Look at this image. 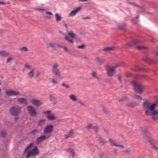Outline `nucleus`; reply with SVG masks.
Returning a JSON list of instances; mask_svg holds the SVG:
<instances>
[{
  "mask_svg": "<svg viewBox=\"0 0 158 158\" xmlns=\"http://www.w3.org/2000/svg\"><path fill=\"white\" fill-rule=\"evenodd\" d=\"M59 66V65L58 64L55 63L52 64V73L55 76L58 77L61 75L60 72L58 69Z\"/></svg>",
  "mask_w": 158,
  "mask_h": 158,
  "instance_id": "7ed1b4c3",
  "label": "nucleus"
},
{
  "mask_svg": "<svg viewBox=\"0 0 158 158\" xmlns=\"http://www.w3.org/2000/svg\"><path fill=\"white\" fill-rule=\"evenodd\" d=\"M6 94L8 96L20 95V93L18 91L10 90L6 92Z\"/></svg>",
  "mask_w": 158,
  "mask_h": 158,
  "instance_id": "9b49d317",
  "label": "nucleus"
},
{
  "mask_svg": "<svg viewBox=\"0 0 158 158\" xmlns=\"http://www.w3.org/2000/svg\"><path fill=\"white\" fill-rule=\"evenodd\" d=\"M67 151L69 153H71L72 155V158H74L75 156V152L73 149L69 148L67 149Z\"/></svg>",
  "mask_w": 158,
  "mask_h": 158,
  "instance_id": "7c9ffc66",
  "label": "nucleus"
},
{
  "mask_svg": "<svg viewBox=\"0 0 158 158\" xmlns=\"http://www.w3.org/2000/svg\"><path fill=\"white\" fill-rule=\"evenodd\" d=\"M75 131L74 130H71L69 131V135L71 137L74 134V131Z\"/></svg>",
  "mask_w": 158,
  "mask_h": 158,
  "instance_id": "49530a36",
  "label": "nucleus"
},
{
  "mask_svg": "<svg viewBox=\"0 0 158 158\" xmlns=\"http://www.w3.org/2000/svg\"><path fill=\"white\" fill-rule=\"evenodd\" d=\"M116 67H114L113 68H110L109 66L106 67L107 74L109 77H111L113 76L114 73V71Z\"/></svg>",
  "mask_w": 158,
  "mask_h": 158,
  "instance_id": "f8f14e48",
  "label": "nucleus"
},
{
  "mask_svg": "<svg viewBox=\"0 0 158 158\" xmlns=\"http://www.w3.org/2000/svg\"><path fill=\"white\" fill-rule=\"evenodd\" d=\"M40 133V131L37 129L34 130H33L31 132V134L33 135H36L37 134H39Z\"/></svg>",
  "mask_w": 158,
  "mask_h": 158,
  "instance_id": "4c0bfd02",
  "label": "nucleus"
},
{
  "mask_svg": "<svg viewBox=\"0 0 158 158\" xmlns=\"http://www.w3.org/2000/svg\"><path fill=\"white\" fill-rule=\"evenodd\" d=\"M19 119V118L17 116H16L14 118V120L15 121H16L17 120Z\"/></svg>",
  "mask_w": 158,
  "mask_h": 158,
  "instance_id": "774afa93",
  "label": "nucleus"
},
{
  "mask_svg": "<svg viewBox=\"0 0 158 158\" xmlns=\"http://www.w3.org/2000/svg\"><path fill=\"white\" fill-rule=\"evenodd\" d=\"M94 127L91 124H89L85 128L88 129H90L93 128Z\"/></svg>",
  "mask_w": 158,
  "mask_h": 158,
  "instance_id": "a19ab883",
  "label": "nucleus"
},
{
  "mask_svg": "<svg viewBox=\"0 0 158 158\" xmlns=\"http://www.w3.org/2000/svg\"><path fill=\"white\" fill-rule=\"evenodd\" d=\"M31 103L35 105L39 106L42 104V102L39 100L33 99L31 101Z\"/></svg>",
  "mask_w": 158,
  "mask_h": 158,
  "instance_id": "f3484780",
  "label": "nucleus"
},
{
  "mask_svg": "<svg viewBox=\"0 0 158 158\" xmlns=\"http://www.w3.org/2000/svg\"><path fill=\"white\" fill-rule=\"evenodd\" d=\"M27 111L30 116L32 117L36 116L38 114L35 108L32 106H29L27 108Z\"/></svg>",
  "mask_w": 158,
  "mask_h": 158,
  "instance_id": "0eeeda50",
  "label": "nucleus"
},
{
  "mask_svg": "<svg viewBox=\"0 0 158 158\" xmlns=\"http://www.w3.org/2000/svg\"><path fill=\"white\" fill-rule=\"evenodd\" d=\"M19 50L22 51L27 52L28 51V49L26 47H24L19 48Z\"/></svg>",
  "mask_w": 158,
  "mask_h": 158,
  "instance_id": "58836bf2",
  "label": "nucleus"
},
{
  "mask_svg": "<svg viewBox=\"0 0 158 158\" xmlns=\"http://www.w3.org/2000/svg\"><path fill=\"white\" fill-rule=\"evenodd\" d=\"M8 55V53L5 51H0V56H2L3 57H6Z\"/></svg>",
  "mask_w": 158,
  "mask_h": 158,
  "instance_id": "cd10ccee",
  "label": "nucleus"
},
{
  "mask_svg": "<svg viewBox=\"0 0 158 158\" xmlns=\"http://www.w3.org/2000/svg\"><path fill=\"white\" fill-rule=\"evenodd\" d=\"M6 133L2 131L1 132V136L2 137H4L6 135Z\"/></svg>",
  "mask_w": 158,
  "mask_h": 158,
  "instance_id": "603ef678",
  "label": "nucleus"
},
{
  "mask_svg": "<svg viewBox=\"0 0 158 158\" xmlns=\"http://www.w3.org/2000/svg\"><path fill=\"white\" fill-rule=\"evenodd\" d=\"M18 102L21 104L26 105L28 104L27 99L25 98H21L17 99Z\"/></svg>",
  "mask_w": 158,
  "mask_h": 158,
  "instance_id": "dca6fc26",
  "label": "nucleus"
},
{
  "mask_svg": "<svg viewBox=\"0 0 158 158\" xmlns=\"http://www.w3.org/2000/svg\"><path fill=\"white\" fill-rule=\"evenodd\" d=\"M25 67L27 69H30L31 68V66L30 65H28L27 64H26L25 65Z\"/></svg>",
  "mask_w": 158,
  "mask_h": 158,
  "instance_id": "5fc2aeb1",
  "label": "nucleus"
},
{
  "mask_svg": "<svg viewBox=\"0 0 158 158\" xmlns=\"http://www.w3.org/2000/svg\"><path fill=\"white\" fill-rule=\"evenodd\" d=\"M47 117L48 120H52L56 118V117L53 114H48L47 115Z\"/></svg>",
  "mask_w": 158,
  "mask_h": 158,
  "instance_id": "72a5a7b5",
  "label": "nucleus"
},
{
  "mask_svg": "<svg viewBox=\"0 0 158 158\" xmlns=\"http://www.w3.org/2000/svg\"><path fill=\"white\" fill-rule=\"evenodd\" d=\"M69 98L73 101L76 102L77 101L76 97L73 94H71L69 96Z\"/></svg>",
  "mask_w": 158,
  "mask_h": 158,
  "instance_id": "a878e982",
  "label": "nucleus"
},
{
  "mask_svg": "<svg viewBox=\"0 0 158 158\" xmlns=\"http://www.w3.org/2000/svg\"><path fill=\"white\" fill-rule=\"evenodd\" d=\"M46 120L45 119H42L38 122V126H42L44 124Z\"/></svg>",
  "mask_w": 158,
  "mask_h": 158,
  "instance_id": "c85d7f7f",
  "label": "nucleus"
},
{
  "mask_svg": "<svg viewBox=\"0 0 158 158\" xmlns=\"http://www.w3.org/2000/svg\"><path fill=\"white\" fill-rule=\"evenodd\" d=\"M146 48L144 46H137V48L139 50H141L142 49Z\"/></svg>",
  "mask_w": 158,
  "mask_h": 158,
  "instance_id": "de8ad7c7",
  "label": "nucleus"
},
{
  "mask_svg": "<svg viewBox=\"0 0 158 158\" xmlns=\"http://www.w3.org/2000/svg\"><path fill=\"white\" fill-rule=\"evenodd\" d=\"M81 9V7H79L77 8L75 10L72 11L69 14V16L70 17H72L75 15L76 14L79 12V11Z\"/></svg>",
  "mask_w": 158,
  "mask_h": 158,
  "instance_id": "4468645a",
  "label": "nucleus"
},
{
  "mask_svg": "<svg viewBox=\"0 0 158 158\" xmlns=\"http://www.w3.org/2000/svg\"><path fill=\"white\" fill-rule=\"evenodd\" d=\"M64 136L65 137V138L66 139H67L69 138V137H70V136L69 135V134L64 135Z\"/></svg>",
  "mask_w": 158,
  "mask_h": 158,
  "instance_id": "bf43d9fd",
  "label": "nucleus"
},
{
  "mask_svg": "<svg viewBox=\"0 0 158 158\" xmlns=\"http://www.w3.org/2000/svg\"><path fill=\"white\" fill-rule=\"evenodd\" d=\"M128 3L129 5H131L133 6L137 7H138L139 8L142 9L143 8L142 6H139L138 5H137L136 3L134 2H128Z\"/></svg>",
  "mask_w": 158,
  "mask_h": 158,
  "instance_id": "2f4dec72",
  "label": "nucleus"
},
{
  "mask_svg": "<svg viewBox=\"0 0 158 158\" xmlns=\"http://www.w3.org/2000/svg\"><path fill=\"white\" fill-rule=\"evenodd\" d=\"M112 152L115 155H117L118 154L117 150L116 148H114V150L112 151Z\"/></svg>",
  "mask_w": 158,
  "mask_h": 158,
  "instance_id": "8fccbe9b",
  "label": "nucleus"
},
{
  "mask_svg": "<svg viewBox=\"0 0 158 158\" xmlns=\"http://www.w3.org/2000/svg\"><path fill=\"white\" fill-rule=\"evenodd\" d=\"M137 104L135 102H132L128 103L127 106L128 107H134L137 105Z\"/></svg>",
  "mask_w": 158,
  "mask_h": 158,
  "instance_id": "bb28decb",
  "label": "nucleus"
},
{
  "mask_svg": "<svg viewBox=\"0 0 158 158\" xmlns=\"http://www.w3.org/2000/svg\"><path fill=\"white\" fill-rule=\"evenodd\" d=\"M132 97L135 99L139 100V101H141L142 99V98L140 97L138 95L134 94L133 95Z\"/></svg>",
  "mask_w": 158,
  "mask_h": 158,
  "instance_id": "e433bc0d",
  "label": "nucleus"
},
{
  "mask_svg": "<svg viewBox=\"0 0 158 158\" xmlns=\"http://www.w3.org/2000/svg\"><path fill=\"white\" fill-rule=\"evenodd\" d=\"M69 36H66L65 37V39L71 43H73L74 41L72 39L76 38V35L73 32L71 31L68 33Z\"/></svg>",
  "mask_w": 158,
  "mask_h": 158,
  "instance_id": "423d86ee",
  "label": "nucleus"
},
{
  "mask_svg": "<svg viewBox=\"0 0 158 158\" xmlns=\"http://www.w3.org/2000/svg\"><path fill=\"white\" fill-rule=\"evenodd\" d=\"M147 77L145 75H143L141 76V78H144V79H146Z\"/></svg>",
  "mask_w": 158,
  "mask_h": 158,
  "instance_id": "338daca9",
  "label": "nucleus"
},
{
  "mask_svg": "<svg viewBox=\"0 0 158 158\" xmlns=\"http://www.w3.org/2000/svg\"><path fill=\"white\" fill-rule=\"evenodd\" d=\"M141 43V41L138 40H135L129 43L126 45V46H128L129 47H131L135 45L139 44ZM124 47L126 48V47Z\"/></svg>",
  "mask_w": 158,
  "mask_h": 158,
  "instance_id": "ddd939ff",
  "label": "nucleus"
},
{
  "mask_svg": "<svg viewBox=\"0 0 158 158\" xmlns=\"http://www.w3.org/2000/svg\"><path fill=\"white\" fill-rule=\"evenodd\" d=\"M118 80L119 81L120 83H121V79H122V77L120 75H118Z\"/></svg>",
  "mask_w": 158,
  "mask_h": 158,
  "instance_id": "6e6d98bb",
  "label": "nucleus"
},
{
  "mask_svg": "<svg viewBox=\"0 0 158 158\" xmlns=\"http://www.w3.org/2000/svg\"><path fill=\"white\" fill-rule=\"evenodd\" d=\"M109 142H110V145L112 146H116L117 147H120L123 148H124V146L122 145H120L117 144L115 143V142L114 140H113L111 138H110L109 139Z\"/></svg>",
  "mask_w": 158,
  "mask_h": 158,
  "instance_id": "2eb2a0df",
  "label": "nucleus"
},
{
  "mask_svg": "<svg viewBox=\"0 0 158 158\" xmlns=\"http://www.w3.org/2000/svg\"><path fill=\"white\" fill-rule=\"evenodd\" d=\"M50 111H47L44 112H43V113H44V114H48H48H50L49 113H50Z\"/></svg>",
  "mask_w": 158,
  "mask_h": 158,
  "instance_id": "13d9d810",
  "label": "nucleus"
},
{
  "mask_svg": "<svg viewBox=\"0 0 158 158\" xmlns=\"http://www.w3.org/2000/svg\"><path fill=\"white\" fill-rule=\"evenodd\" d=\"M34 144L33 143H31L29 144L25 149L24 152V154H25L27 151H30L31 149L32 148Z\"/></svg>",
  "mask_w": 158,
  "mask_h": 158,
  "instance_id": "6ab92c4d",
  "label": "nucleus"
},
{
  "mask_svg": "<svg viewBox=\"0 0 158 158\" xmlns=\"http://www.w3.org/2000/svg\"><path fill=\"white\" fill-rule=\"evenodd\" d=\"M131 69L135 72H139L143 71V69L139 68L137 65H135L134 68H131Z\"/></svg>",
  "mask_w": 158,
  "mask_h": 158,
  "instance_id": "aec40b11",
  "label": "nucleus"
},
{
  "mask_svg": "<svg viewBox=\"0 0 158 158\" xmlns=\"http://www.w3.org/2000/svg\"><path fill=\"white\" fill-rule=\"evenodd\" d=\"M93 129H94L96 133H97L99 131V128L97 126L94 127Z\"/></svg>",
  "mask_w": 158,
  "mask_h": 158,
  "instance_id": "a18cd8bd",
  "label": "nucleus"
},
{
  "mask_svg": "<svg viewBox=\"0 0 158 158\" xmlns=\"http://www.w3.org/2000/svg\"><path fill=\"white\" fill-rule=\"evenodd\" d=\"M55 16L56 18V21L59 22L61 20V17L58 14H56L55 15Z\"/></svg>",
  "mask_w": 158,
  "mask_h": 158,
  "instance_id": "c9c22d12",
  "label": "nucleus"
},
{
  "mask_svg": "<svg viewBox=\"0 0 158 158\" xmlns=\"http://www.w3.org/2000/svg\"><path fill=\"white\" fill-rule=\"evenodd\" d=\"M115 47L114 46H111L106 47L103 49V51L105 52H109L114 50Z\"/></svg>",
  "mask_w": 158,
  "mask_h": 158,
  "instance_id": "a211bd4d",
  "label": "nucleus"
},
{
  "mask_svg": "<svg viewBox=\"0 0 158 158\" xmlns=\"http://www.w3.org/2000/svg\"><path fill=\"white\" fill-rule=\"evenodd\" d=\"M78 103L80 104L81 105L83 106H86V105L81 100H79L78 101Z\"/></svg>",
  "mask_w": 158,
  "mask_h": 158,
  "instance_id": "37998d69",
  "label": "nucleus"
},
{
  "mask_svg": "<svg viewBox=\"0 0 158 158\" xmlns=\"http://www.w3.org/2000/svg\"><path fill=\"white\" fill-rule=\"evenodd\" d=\"M56 43L55 42H51L48 44L47 45L52 48H54L56 45Z\"/></svg>",
  "mask_w": 158,
  "mask_h": 158,
  "instance_id": "c756f323",
  "label": "nucleus"
},
{
  "mask_svg": "<svg viewBox=\"0 0 158 158\" xmlns=\"http://www.w3.org/2000/svg\"><path fill=\"white\" fill-rule=\"evenodd\" d=\"M61 85L63 87H65L66 89H69L70 88L69 85H66L64 83L62 84Z\"/></svg>",
  "mask_w": 158,
  "mask_h": 158,
  "instance_id": "09e8293b",
  "label": "nucleus"
},
{
  "mask_svg": "<svg viewBox=\"0 0 158 158\" xmlns=\"http://www.w3.org/2000/svg\"><path fill=\"white\" fill-rule=\"evenodd\" d=\"M51 82L55 85H56L58 84V82L55 79H52L51 81Z\"/></svg>",
  "mask_w": 158,
  "mask_h": 158,
  "instance_id": "79ce46f5",
  "label": "nucleus"
},
{
  "mask_svg": "<svg viewBox=\"0 0 158 158\" xmlns=\"http://www.w3.org/2000/svg\"><path fill=\"white\" fill-rule=\"evenodd\" d=\"M50 100L51 101H53L56 100V98L53 96V95L51 94L50 95Z\"/></svg>",
  "mask_w": 158,
  "mask_h": 158,
  "instance_id": "ea45409f",
  "label": "nucleus"
},
{
  "mask_svg": "<svg viewBox=\"0 0 158 158\" xmlns=\"http://www.w3.org/2000/svg\"><path fill=\"white\" fill-rule=\"evenodd\" d=\"M96 61L97 62H98L100 64H102L104 62V60H101L98 57H97L95 59Z\"/></svg>",
  "mask_w": 158,
  "mask_h": 158,
  "instance_id": "f704fd0d",
  "label": "nucleus"
},
{
  "mask_svg": "<svg viewBox=\"0 0 158 158\" xmlns=\"http://www.w3.org/2000/svg\"><path fill=\"white\" fill-rule=\"evenodd\" d=\"M85 45L83 44L80 45L78 46L77 47L78 49H84L85 48Z\"/></svg>",
  "mask_w": 158,
  "mask_h": 158,
  "instance_id": "c03bdc74",
  "label": "nucleus"
},
{
  "mask_svg": "<svg viewBox=\"0 0 158 158\" xmlns=\"http://www.w3.org/2000/svg\"><path fill=\"white\" fill-rule=\"evenodd\" d=\"M104 132L106 134H107V135L108 134V131L106 129H104Z\"/></svg>",
  "mask_w": 158,
  "mask_h": 158,
  "instance_id": "e2e57ef3",
  "label": "nucleus"
},
{
  "mask_svg": "<svg viewBox=\"0 0 158 158\" xmlns=\"http://www.w3.org/2000/svg\"><path fill=\"white\" fill-rule=\"evenodd\" d=\"M10 114L15 116H17L19 115L21 112V110L19 106H12L10 110Z\"/></svg>",
  "mask_w": 158,
  "mask_h": 158,
  "instance_id": "20e7f679",
  "label": "nucleus"
},
{
  "mask_svg": "<svg viewBox=\"0 0 158 158\" xmlns=\"http://www.w3.org/2000/svg\"><path fill=\"white\" fill-rule=\"evenodd\" d=\"M144 136L147 138V139L148 140L150 143L152 148L154 150H158V147L156 145L154 141L151 138L149 137L146 135H145Z\"/></svg>",
  "mask_w": 158,
  "mask_h": 158,
  "instance_id": "1a4fd4ad",
  "label": "nucleus"
},
{
  "mask_svg": "<svg viewBox=\"0 0 158 158\" xmlns=\"http://www.w3.org/2000/svg\"><path fill=\"white\" fill-rule=\"evenodd\" d=\"M34 71V69H33L28 73V75L29 78L32 79L33 77L35 74Z\"/></svg>",
  "mask_w": 158,
  "mask_h": 158,
  "instance_id": "b1692460",
  "label": "nucleus"
},
{
  "mask_svg": "<svg viewBox=\"0 0 158 158\" xmlns=\"http://www.w3.org/2000/svg\"><path fill=\"white\" fill-rule=\"evenodd\" d=\"M125 25L123 26H118V28L122 30H124L125 29Z\"/></svg>",
  "mask_w": 158,
  "mask_h": 158,
  "instance_id": "3c124183",
  "label": "nucleus"
},
{
  "mask_svg": "<svg viewBox=\"0 0 158 158\" xmlns=\"http://www.w3.org/2000/svg\"><path fill=\"white\" fill-rule=\"evenodd\" d=\"M53 126L52 125H48L46 127L44 130V133L45 135H51L53 130Z\"/></svg>",
  "mask_w": 158,
  "mask_h": 158,
  "instance_id": "6e6552de",
  "label": "nucleus"
},
{
  "mask_svg": "<svg viewBox=\"0 0 158 158\" xmlns=\"http://www.w3.org/2000/svg\"><path fill=\"white\" fill-rule=\"evenodd\" d=\"M13 60V58L12 57H10L6 61V63H8L10 62L11 61H12Z\"/></svg>",
  "mask_w": 158,
  "mask_h": 158,
  "instance_id": "864d4df0",
  "label": "nucleus"
},
{
  "mask_svg": "<svg viewBox=\"0 0 158 158\" xmlns=\"http://www.w3.org/2000/svg\"><path fill=\"white\" fill-rule=\"evenodd\" d=\"M131 83L134 87L135 92L139 94H141L143 91V86L139 82L135 80H133Z\"/></svg>",
  "mask_w": 158,
  "mask_h": 158,
  "instance_id": "f03ea898",
  "label": "nucleus"
},
{
  "mask_svg": "<svg viewBox=\"0 0 158 158\" xmlns=\"http://www.w3.org/2000/svg\"><path fill=\"white\" fill-rule=\"evenodd\" d=\"M46 14L48 15H52V13L50 12H46Z\"/></svg>",
  "mask_w": 158,
  "mask_h": 158,
  "instance_id": "680f3d73",
  "label": "nucleus"
},
{
  "mask_svg": "<svg viewBox=\"0 0 158 158\" xmlns=\"http://www.w3.org/2000/svg\"><path fill=\"white\" fill-rule=\"evenodd\" d=\"M98 141L99 143L102 145H104L106 142V141L103 138L100 137L98 139Z\"/></svg>",
  "mask_w": 158,
  "mask_h": 158,
  "instance_id": "393cba45",
  "label": "nucleus"
},
{
  "mask_svg": "<svg viewBox=\"0 0 158 158\" xmlns=\"http://www.w3.org/2000/svg\"><path fill=\"white\" fill-rule=\"evenodd\" d=\"M127 99V98L125 97H123L122 98L118 100L119 101H122Z\"/></svg>",
  "mask_w": 158,
  "mask_h": 158,
  "instance_id": "4d7b16f0",
  "label": "nucleus"
},
{
  "mask_svg": "<svg viewBox=\"0 0 158 158\" xmlns=\"http://www.w3.org/2000/svg\"><path fill=\"white\" fill-rule=\"evenodd\" d=\"M51 136V135L50 134H48L46 136L44 135H42L36 139L35 142L37 143H39L41 142L48 139Z\"/></svg>",
  "mask_w": 158,
  "mask_h": 158,
  "instance_id": "9d476101",
  "label": "nucleus"
},
{
  "mask_svg": "<svg viewBox=\"0 0 158 158\" xmlns=\"http://www.w3.org/2000/svg\"><path fill=\"white\" fill-rule=\"evenodd\" d=\"M143 60L144 61L149 64H152L155 62L154 60L148 57H144L143 59Z\"/></svg>",
  "mask_w": 158,
  "mask_h": 158,
  "instance_id": "412c9836",
  "label": "nucleus"
},
{
  "mask_svg": "<svg viewBox=\"0 0 158 158\" xmlns=\"http://www.w3.org/2000/svg\"><path fill=\"white\" fill-rule=\"evenodd\" d=\"M131 151L129 148L124 150L123 152L126 155H129L131 154Z\"/></svg>",
  "mask_w": 158,
  "mask_h": 158,
  "instance_id": "473e14b6",
  "label": "nucleus"
},
{
  "mask_svg": "<svg viewBox=\"0 0 158 158\" xmlns=\"http://www.w3.org/2000/svg\"><path fill=\"white\" fill-rule=\"evenodd\" d=\"M63 48L64 49V50L66 52H68L69 51V50L68 48L66 47H63Z\"/></svg>",
  "mask_w": 158,
  "mask_h": 158,
  "instance_id": "052dcab7",
  "label": "nucleus"
},
{
  "mask_svg": "<svg viewBox=\"0 0 158 158\" xmlns=\"http://www.w3.org/2000/svg\"><path fill=\"white\" fill-rule=\"evenodd\" d=\"M150 106V103L148 101L144 102L143 104V108L149 109Z\"/></svg>",
  "mask_w": 158,
  "mask_h": 158,
  "instance_id": "5701e85b",
  "label": "nucleus"
},
{
  "mask_svg": "<svg viewBox=\"0 0 158 158\" xmlns=\"http://www.w3.org/2000/svg\"><path fill=\"white\" fill-rule=\"evenodd\" d=\"M157 104L156 103L150 105L149 109H147L145 112L146 115L150 116L155 121L158 120V110H155Z\"/></svg>",
  "mask_w": 158,
  "mask_h": 158,
  "instance_id": "f257e3e1",
  "label": "nucleus"
},
{
  "mask_svg": "<svg viewBox=\"0 0 158 158\" xmlns=\"http://www.w3.org/2000/svg\"><path fill=\"white\" fill-rule=\"evenodd\" d=\"M39 154V150L37 146H35L33 148L30 150L27 154L25 158H28L31 156L38 155Z\"/></svg>",
  "mask_w": 158,
  "mask_h": 158,
  "instance_id": "39448f33",
  "label": "nucleus"
},
{
  "mask_svg": "<svg viewBox=\"0 0 158 158\" xmlns=\"http://www.w3.org/2000/svg\"><path fill=\"white\" fill-rule=\"evenodd\" d=\"M69 54L71 55H73V53L70 50H69V51L68 52Z\"/></svg>",
  "mask_w": 158,
  "mask_h": 158,
  "instance_id": "69168bd1",
  "label": "nucleus"
},
{
  "mask_svg": "<svg viewBox=\"0 0 158 158\" xmlns=\"http://www.w3.org/2000/svg\"><path fill=\"white\" fill-rule=\"evenodd\" d=\"M126 76L127 77H130L131 75V74L129 72H127L126 73Z\"/></svg>",
  "mask_w": 158,
  "mask_h": 158,
  "instance_id": "0e129e2a",
  "label": "nucleus"
},
{
  "mask_svg": "<svg viewBox=\"0 0 158 158\" xmlns=\"http://www.w3.org/2000/svg\"><path fill=\"white\" fill-rule=\"evenodd\" d=\"M91 74L92 77L95 78L97 80L100 81L101 80L100 77L97 75L96 72H93L91 73Z\"/></svg>",
  "mask_w": 158,
  "mask_h": 158,
  "instance_id": "4be33fe9",
  "label": "nucleus"
}]
</instances>
